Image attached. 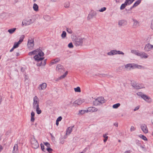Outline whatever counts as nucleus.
<instances>
[{
	"label": "nucleus",
	"mask_w": 153,
	"mask_h": 153,
	"mask_svg": "<svg viewBox=\"0 0 153 153\" xmlns=\"http://www.w3.org/2000/svg\"><path fill=\"white\" fill-rule=\"evenodd\" d=\"M127 23V22L125 20H121L118 21V25L119 27H121L126 25Z\"/></svg>",
	"instance_id": "f8f14e48"
},
{
	"label": "nucleus",
	"mask_w": 153,
	"mask_h": 153,
	"mask_svg": "<svg viewBox=\"0 0 153 153\" xmlns=\"http://www.w3.org/2000/svg\"><path fill=\"white\" fill-rule=\"evenodd\" d=\"M45 145L47 147V148H48V147H50V144L48 143V142H46L44 143Z\"/></svg>",
	"instance_id": "09e8293b"
},
{
	"label": "nucleus",
	"mask_w": 153,
	"mask_h": 153,
	"mask_svg": "<svg viewBox=\"0 0 153 153\" xmlns=\"http://www.w3.org/2000/svg\"><path fill=\"white\" fill-rule=\"evenodd\" d=\"M105 102V100L102 97H100L96 99L93 102V104L95 106L100 105Z\"/></svg>",
	"instance_id": "f03ea898"
},
{
	"label": "nucleus",
	"mask_w": 153,
	"mask_h": 153,
	"mask_svg": "<svg viewBox=\"0 0 153 153\" xmlns=\"http://www.w3.org/2000/svg\"><path fill=\"white\" fill-rule=\"evenodd\" d=\"M34 115H35V113H34V112L33 111H32L31 113V116H33V117H34Z\"/></svg>",
	"instance_id": "bf43d9fd"
},
{
	"label": "nucleus",
	"mask_w": 153,
	"mask_h": 153,
	"mask_svg": "<svg viewBox=\"0 0 153 153\" xmlns=\"http://www.w3.org/2000/svg\"><path fill=\"white\" fill-rule=\"evenodd\" d=\"M67 31L68 33L70 34H71L73 32L71 29L68 28H67Z\"/></svg>",
	"instance_id": "49530a36"
},
{
	"label": "nucleus",
	"mask_w": 153,
	"mask_h": 153,
	"mask_svg": "<svg viewBox=\"0 0 153 153\" xmlns=\"http://www.w3.org/2000/svg\"><path fill=\"white\" fill-rule=\"evenodd\" d=\"M64 67L62 65L60 64H58L57 66L56 70L57 71L61 72L62 71Z\"/></svg>",
	"instance_id": "412c9836"
},
{
	"label": "nucleus",
	"mask_w": 153,
	"mask_h": 153,
	"mask_svg": "<svg viewBox=\"0 0 153 153\" xmlns=\"http://www.w3.org/2000/svg\"><path fill=\"white\" fill-rule=\"evenodd\" d=\"M62 118L61 116L59 117L56 120L57 121H60L62 120Z\"/></svg>",
	"instance_id": "864d4df0"
},
{
	"label": "nucleus",
	"mask_w": 153,
	"mask_h": 153,
	"mask_svg": "<svg viewBox=\"0 0 153 153\" xmlns=\"http://www.w3.org/2000/svg\"><path fill=\"white\" fill-rule=\"evenodd\" d=\"M149 43L151 45L153 46V37H151L149 38Z\"/></svg>",
	"instance_id": "473e14b6"
},
{
	"label": "nucleus",
	"mask_w": 153,
	"mask_h": 153,
	"mask_svg": "<svg viewBox=\"0 0 153 153\" xmlns=\"http://www.w3.org/2000/svg\"><path fill=\"white\" fill-rule=\"evenodd\" d=\"M152 49H153V46L150 44L148 43L146 44L144 48V50L147 52L150 51Z\"/></svg>",
	"instance_id": "1a4fd4ad"
},
{
	"label": "nucleus",
	"mask_w": 153,
	"mask_h": 153,
	"mask_svg": "<svg viewBox=\"0 0 153 153\" xmlns=\"http://www.w3.org/2000/svg\"><path fill=\"white\" fill-rule=\"evenodd\" d=\"M47 150L50 153L53 150V149L51 148L48 147V148H47Z\"/></svg>",
	"instance_id": "3c124183"
},
{
	"label": "nucleus",
	"mask_w": 153,
	"mask_h": 153,
	"mask_svg": "<svg viewBox=\"0 0 153 153\" xmlns=\"http://www.w3.org/2000/svg\"><path fill=\"white\" fill-rule=\"evenodd\" d=\"M66 33L65 31H63L61 34V37L63 39H64L66 36Z\"/></svg>",
	"instance_id": "e433bc0d"
},
{
	"label": "nucleus",
	"mask_w": 153,
	"mask_h": 153,
	"mask_svg": "<svg viewBox=\"0 0 153 153\" xmlns=\"http://www.w3.org/2000/svg\"><path fill=\"white\" fill-rule=\"evenodd\" d=\"M106 9V8L105 7H103L102 8L100 9L99 10V11L100 12H103Z\"/></svg>",
	"instance_id": "c03bdc74"
},
{
	"label": "nucleus",
	"mask_w": 153,
	"mask_h": 153,
	"mask_svg": "<svg viewBox=\"0 0 153 153\" xmlns=\"http://www.w3.org/2000/svg\"><path fill=\"white\" fill-rule=\"evenodd\" d=\"M132 20L133 22V27L136 28L139 26V22L137 20L132 19Z\"/></svg>",
	"instance_id": "f3484780"
},
{
	"label": "nucleus",
	"mask_w": 153,
	"mask_h": 153,
	"mask_svg": "<svg viewBox=\"0 0 153 153\" xmlns=\"http://www.w3.org/2000/svg\"><path fill=\"white\" fill-rule=\"evenodd\" d=\"M141 0H138L137 1L133 4L134 6L136 7L141 2Z\"/></svg>",
	"instance_id": "72a5a7b5"
},
{
	"label": "nucleus",
	"mask_w": 153,
	"mask_h": 153,
	"mask_svg": "<svg viewBox=\"0 0 153 153\" xmlns=\"http://www.w3.org/2000/svg\"><path fill=\"white\" fill-rule=\"evenodd\" d=\"M25 37V36L24 35H22L20 39L18 41V42H17L19 44V45L23 41V39H24Z\"/></svg>",
	"instance_id": "f704fd0d"
},
{
	"label": "nucleus",
	"mask_w": 153,
	"mask_h": 153,
	"mask_svg": "<svg viewBox=\"0 0 153 153\" xmlns=\"http://www.w3.org/2000/svg\"><path fill=\"white\" fill-rule=\"evenodd\" d=\"M30 142L32 147L34 149H37L39 146L37 141L34 138L31 139Z\"/></svg>",
	"instance_id": "423d86ee"
},
{
	"label": "nucleus",
	"mask_w": 153,
	"mask_h": 153,
	"mask_svg": "<svg viewBox=\"0 0 153 153\" xmlns=\"http://www.w3.org/2000/svg\"><path fill=\"white\" fill-rule=\"evenodd\" d=\"M138 56H140L142 58H144L145 59L147 58L148 57V55L147 54L144 52L140 53L139 55H138Z\"/></svg>",
	"instance_id": "6ab92c4d"
},
{
	"label": "nucleus",
	"mask_w": 153,
	"mask_h": 153,
	"mask_svg": "<svg viewBox=\"0 0 153 153\" xmlns=\"http://www.w3.org/2000/svg\"><path fill=\"white\" fill-rule=\"evenodd\" d=\"M74 90L76 92H81L80 88L79 87H77L76 88H75Z\"/></svg>",
	"instance_id": "58836bf2"
},
{
	"label": "nucleus",
	"mask_w": 153,
	"mask_h": 153,
	"mask_svg": "<svg viewBox=\"0 0 153 153\" xmlns=\"http://www.w3.org/2000/svg\"><path fill=\"white\" fill-rule=\"evenodd\" d=\"M96 14V12L94 11H91L90 13L88 15V19H90L92 18L94 16H95Z\"/></svg>",
	"instance_id": "2eb2a0df"
},
{
	"label": "nucleus",
	"mask_w": 153,
	"mask_h": 153,
	"mask_svg": "<svg viewBox=\"0 0 153 153\" xmlns=\"http://www.w3.org/2000/svg\"><path fill=\"white\" fill-rule=\"evenodd\" d=\"M140 146V147L142 149H144L145 148V146L144 145L142 146L141 144V146Z\"/></svg>",
	"instance_id": "680f3d73"
},
{
	"label": "nucleus",
	"mask_w": 153,
	"mask_h": 153,
	"mask_svg": "<svg viewBox=\"0 0 153 153\" xmlns=\"http://www.w3.org/2000/svg\"><path fill=\"white\" fill-rule=\"evenodd\" d=\"M34 46V40L32 39H29L28 40L27 46L28 48L30 49H32Z\"/></svg>",
	"instance_id": "6e6552de"
},
{
	"label": "nucleus",
	"mask_w": 153,
	"mask_h": 153,
	"mask_svg": "<svg viewBox=\"0 0 153 153\" xmlns=\"http://www.w3.org/2000/svg\"><path fill=\"white\" fill-rule=\"evenodd\" d=\"M74 127V126L69 127L66 130V134H69L71 132L73 128Z\"/></svg>",
	"instance_id": "393cba45"
},
{
	"label": "nucleus",
	"mask_w": 153,
	"mask_h": 153,
	"mask_svg": "<svg viewBox=\"0 0 153 153\" xmlns=\"http://www.w3.org/2000/svg\"><path fill=\"white\" fill-rule=\"evenodd\" d=\"M131 52L133 53L135 55H137L138 56V55H139L140 52H139L138 51L135 50H132L131 51Z\"/></svg>",
	"instance_id": "c756f323"
},
{
	"label": "nucleus",
	"mask_w": 153,
	"mask_h": 153,
	"mask_svg": "<svg viewBox=\"0 0 153 153\" xmlns=\"http://www.w3.org/2000/svg\"><path fill=\"white\" fill-rule=\"evenodd\" d=\"M139 108H140V107L139 106H137L134 109V111H135L137 110H138L139 109Z\"/></svg>",
	"instance_id": "4d7b16f0"
},
{
	"label": "nucleus",
	"mask_w": 153,
	"mask_h": 153,
	"mask_svg": "<svg viewBox=\"0 0 153 153\" xmlns=\"http://www.w3.org/2000/svg\"><path fill=\"white\" fill-rule=\"evenodd\" d=\"M132 63L128 64L125 65V68L129 70H130L131 68L132 69Z\"/></svg>",
	"instance_id": "a878e982"
},
{
	"label": "nucleus",
	"mask_w": 153,
	"mask_h": 153,
	"mask_svg": "<svg viewBox=\"0 0 153 153\" xmlns=\"http://www.w3.org/2000/svg\"><path fill=\"white\" fill-rule=\"evenodd\" d=\"M69 4H65V7H69Z\"/></svg>",
	"instance_id": "0e129e2a"
},
{
	"label": "nucleus",
	"mask_w": 153,
	"mask_h": 153,
	"mask_svg": "<svg viewBox=\"0 0 153 153\" xmlns=\"http://www.w3.org/2000/svg\"><path fill=\"white\" fill-rule=\"evenodd\" d=\"M60 61V59L59 58H56L52 60L51 62V65L56 64Z\"/></svg>",
	"instance_id": "b1692460"
},
{
	"label": "nucleus",
	"mask_w": 153,
	"mask_h": 153,
	"mask_svg": "<svg viewBox=\"0 0 153 153\" xmlns=\"http://www.w3.org/2000/svg\"><path fill=\"white\" fill-rule=\"evenodd\" d=\"M131 85L134 88L137 89H140L142 88V87L139 84L137 83L136 82L134 81L131 82Z\"/></svg>",
	"instance_id": "9d476101"
},
{
	"label": "nucleus",
	"mask_w": 153,
	"mask_h": 153,
	"mask_svg": "<svg viewBox=\"0 0 153 153\" xmlns=\"http://www.w3.org/2000/svg\"><path fill=\"white\" fill-rule=\"evenodd\" d=\"M140 128H141L143 132L145 133L146 134L148 132V129L146 125L145 124H142L140 126Z\"/></svg>",
	"instance_id": "9b49d317"
},
{
	"label": "nucleus",
	"mask_w": 153,
	"mask_h": 153,
	"mask_svg": "<svg viewBox=\"0 0 153 153\" xmlns=\"http://www.w3.org/2000/svg\"><path fill=\"white\" fill-rule=\"evenodd\" d=\"M41 149H42V150L43 151L45 152V148H44V145L43 144H41Z\"/></svg>",
	"instance_id": "603ef678"
},
{
	"label": "nucleus",
	"mask_w": 153,
	"mask_h": 153,
	"mask_svg": "<svg viewBox=\"0 0 153 153\" xmlns=\"http://www.w3.org/2000/svg\"><path fill=\"white\" fill-rule=\"evenodd\" d=\"M21 71L22 72H24V69L22 67L21 68Z\"/></svg>",
	"instance_id": "69168bd1"
},
{
	"label": "nucleus",
	"mask_w": 153,
	"mask_h": 153,
	"mask_svg": "<svg viewBox=\"0 0 153 153\" xmlns=\"http://www.w3.org/2000/svg\"><path fill=\"white\" fill-rule=\"evenodd\" d=\"M35 119L34 118V117L33 116H31V119L30 121L32 122H33L34 121Z\"/></svg>",
	"instance_id": "6e6d98bb"
},
{
	"label": "nucleus",
	"mask_w": 153,
	"mask_h": 153,
	"mask_svg": "<svg viewBox=\"0 0 153 153\" xmlns=\"http://www.w3.org/2000/svg\"><path fill=\"white\" fill-rule=\"evenodd\" d=\"M87 113L86 111V110H81L79 111V113L78 114V115H83L85 113Z\"/></svg>",
	"instance_id": "7c9ffc66"
},
{
	"label": "nucleus",
	"mask_w": 153,
	"mask_h": 153,
	"mask_svg": "<svg viewBox=\"0 0 153 153\" xmlns=\"http://www.w3.org/2000/svg\"><path fill=\"white\" fill-rule=\"evenodd\" d=\"M139 137L140 138H141L142 139L145 141L147 140V138L143 135L142 134H140L139 135Z\"/></svg>",
	"instance_id": "2f4dec72"
},
{
	"label": "nucleus",
	"mask_w": 153,
	"mask_h": 153,
	"mask_svg": "<svg viewBox=\"0 0 153 153\" xmlns=\"http://www.w3.org/2000/svg\"><path fill=\"white\" fill-rule=\"evenodd\" d=\"M46 83H43L39 85V87H38V88L39 90H44L46 88Z\"/></svg>",
	"instance_id": "dca6fc26"
},
{
	"label": "nucleus",
	"mask_w": 153,
	"mask_h": 153,
	"mask_svg": "<svg viewBox=\"0 0 153 153\" xmlns=\"http://www.w3.org/2000/svg\"><path fill=\"white\" fill-rule=\"evenodd\" d=\"M29 55H36L33 57L35 60L38 62L44 59L43 56L44 55V53L40 49H38L28 53Z\"/></svg>",
	"instance_id": "f257e3e1"
},
{
	"label": "nucleus",
	"mask_w": 153,
	"mask_h": 153,
	"mask_svg": "<svg viewBox=\"0 0 153 153\" xmlns=\"http://www.w3.org/2000/svg\"><path fill=\"white\" fill-rule=\"evenodd\" d=\"M130 152H131V151L130 150H128V151H125L124 152V153H130Z\"/></svg>",
	"instance_id": "e2e57ef3"
},
{
	"label": "nucleus",
	"mask_w": 153,
	"mask_h": 153,
	"mask_svg": "<svg viewBox=\"0 0 153 153\" xmlns=\"http://www.w3.org/2000/svg\"><path fill=\"white\" fill-rule=\"evenodd\" d=\"M18 145L15 144L13 147V150L12 153H18Z\"/></svg>",
	"instance_id": "aec40b11"
},
{
	"label": "nucleus",
	"mask_w": 153,
	"mask_h": 153,
	"mask_svg": "<svg viewBox=\"0 0 153 153\" xmlns=\"http://www.w3.org/2000/svg\"><path fill=\"white\" fill-rule=\"evenodd\" d=\"M33 107L35 109L36 108L39 106V100L36 96H35L33 99Z\"/></svg>",
	"instance_id": "0eeeda50"
},
{
	"label": "nucleus",
	"mask_w": 153,
	"mask_h": 153,
	"mask_svg": "<svg viewBox=\"0 0 153 153\" xmlns=\"http://www.w3.org/2000/svg\"><path fill=\"white\" fill-rule=\"evenodd\" d=\"M2 149H3L1 145H0V152H1V151L2 150Z\"/></svg>",
	"instance_id": "338daca9"
},
{
	"label": "nucleus",
	"mask_w": 153,
	"mask_h": 153,
	"mask_svg": "<svg viewBox=\"0 0 153 153\" xmlns=\"http://www.w3.org/2000/svg\"><path fill=\"white\" fill-rule=\"evenodd\" d=\"M138 94L140 97L147 102L150 103L152 102V99L147 95L142 93H139Z\"/></svg>",
	"instance_id": "20e7f679"
},
{
	"label": "nucleus",
	"mask_w": 153,
	"mask_h": 153,
	"mask_svg": "<svg viewBox=\"0 0 153 153\" xmlns=\"http://www.w3.org/2000/svg\"><path fill=\"white\" fill-rule=\"evenodd\" d=\"M108 135L107 134H104L103 135V137H104L105 138V139L103 140L104 142L105 143V142L107 141V140L108 139V136H106V135Z\"/></svg>",
	"instance_id": "a19ab883"
},
{
	"label": "nucleus",
	"mask_w": 153,
	"mask_h": 153,
	"mask_svg": "<svg viewBox=\"0 0 153 153\" xmlns=\"http://www.w3.org/2000/svg\"><path fill=\"white\" fill-rule=\"evenodd\" d=\"M116 54L123 55L124 53L123 52L120 51H117Z\"/></svg>",
	"instance_id": "37998d69"
},
{
	"label": "nucleus",
	"mask_w": 153,
	"mask_h": 153,
	"mask_svg": "<svg viewBox=\"0 0 153 153\" xmlns=\"http://www.w3.org/2000/svg\"><path fill=\"white\" fill-rule=\"evenodd\" d=\"M120 105V104L117 103L116 104H114L113 105V108H117Z\"/></svg>",
	"instance_id": "4c0bfd02"
},
{
	"label": "nucleus",
	"mask_w": 153,
	"mask_h": 153,
	"mask_svg": "<svg viewBox=\"0 0 153 153\" xmlns=\"http://www.w3.org/2000/svg\"><path fill=\"white\" fill-rule=\"evenodd\" d=\"M38 6L36 3H34L33 5V8L34 10L36 11H38Z\"/></svg>",
	"instance_id": "cd10ccee"
},
{
	"label": "nucleus",
	"mask_w": 153,
	"mask_h": 153,
	"mask_svg": "<svg viewBox=\"0 0 153 153\" xmlns=\"http://www.w3.org/2000/svg\"><path fill=\"white\" fill-rule=\"evenodd\" d=\"M134 0H126V1L128 4L129 5L131 4Z\"/></svg>",
	"instance_id": "ea45409f"
},
{
	"label": "nucleus",
	"mask_w": 153,
	"mask_h": 153,
	"mask_svg": "<svg viewBox=\"0 0 153 153\" xmlns=\"http://www.w3.org/2000/svg\"><path fill=\"white\" fill-rule=\"evenodd\" d=\"M136 143L137 145L139 146H141V144L140 142L138 140H136Z\"/></svg>",
	"instance_id": "a18cd8bd"
},
{
	"label": "nucleus",
	"mask_w": 153,
	"mask_h": 153,
	"mask_svg": "<svg viewBox=\"0 0 153 153\" xmlns=\"http://www.w3.org/2000/svg\"><path fill=\"white\" fill-rule=\"evenodd\" d=\"M42 60L40 61L39 62H37L38 63L36 64V65L38 66H40L41 65L44 66L46 64L47 59H45L43 62L42 61Z\"/></svg>",
	"instance_id": "a211bd4d"
},
{
	"label": "nucleus",
	"mask_w": 153,
	"mask_h": 153,
	"mask_svg": "<svg viewBox=\"0 0 153 153\" xmlns=\"http://www.w3.org/2000/svg\"><path fill=\"white\" fill-rule=\"evenodd\" d=\"M68 46L70 48H72L73 47V45L71 42L69 43L68 44Z\"/></svg>",
	"instance_id": "de8ad7c7"
},
{
	"label": "nucleus",
	"mask_w": 153,
	"mask_h": 153,
	"mask_svg": "<svg viewBox=\"0 0 153 153\" xmlns=\"http://www.w3.org/2000/svg\"><path fill=\"white\" fill-rule=\"evenodd\" d=\"M98 110L97 108L93 107H90L88 108L86 110L87 112H95Z\"/></svg>",
	"instance_id": "4468645a"
},
{
	"label": "nucleus",
	"mask_w": 153,
	"mask_h": 153,
	"mask_svg": "<svg viewBox=\"0 0 153 153\" xmlns=\"http://www.w3.org/2000/svg\"><path fill=\"white\" fill-rule=\"evenodd\" d=\"M135 130V128L134 127V126H131L130 128V131H134Z\"/></svg>",
	"instance_id": "8fccbe9b"
},
{
	"label": "nucleus",
	"mask_w": 153,
	"mask_h": 153,
	"mask_svg": "<svg viewBox=\"0 0 153 153\" xmlns=\"http://www.w3.org/2000/svg\"><path fill=\"white\" fill-rule=\"evenodd\" d=\"M33 22L32 19L26 18L22 20V26H27L33 23Z\"/></svg>",
	"instance_id": "39448f33"
},
{
	"label": "nucleus",
	"mask_w": 153,
	"mask_h": 153,
	"mask_svg": "<svg viewBox=\"0 0 153 153\" xmlns=\"http://www.w3.org/2000/svg\"><path fill=\"white\" fill-rule=\"evenodd\" d=\"M14 49H15V48H13H13L11 50H10V52H12L13 51Z\"/></svg>",
	"instance_id": "774afa93"
},
{
	"label": "nucleus",
	"mask_w": 153,
	"mask_h": 153,
	"mask_svg": "<svg viewBox=\"0 0 153 153\" xmlns=\"http://www.w3.org/2000/svg\"><path fill=\"white\" fill-rule=\"evenodd\" d=\"M151 28L153 30V19L151 21Z\"/></svg>",
	"instance_id": "5fc2aeb1"
},
{
	"label": "nucleus",
	"mask_w": 153,
	"mask_h": 153,
	"mask_svg": "<svg viewBox=\"0 0 153 153\" xmlns=\"http://www.w3.org/2000/svg\"><path fill=\"white\" fill-rule=\"evenodd\" d=\"M84 102V100H83L81 99H78L75 100L74 102V103L77 104L78 105H80L83 102Z\"/></svg>",
	"instance_id": "4be33fe9"
},
{
	"label": "nucleus",
	"mask_w": 153,
	"mask_h": 153,
	"mask_svg": "<svg viewBox=\"0 0 153 153\" xmlns=\"http://www.w3.org/2000/svg\"><path fill=\"white\" fill-rule=\"evenodd\" d=\"M35 109H36V111L37 114H39L41 113L42 111L39 109V107L36 108Z\"/></svg>",
	"instance_id": "c9c22d12"
},
{
	"label": "nucleus",
	"mask_w": 153,
	"mask_h": 153,
	"mask_svg": "<svg viewBox=\"0 0 153 153\" xmlns=\"http://www.w3.org/2000/svg\"><path fill=\"white\" fill-rule=\"evenodd\" d=\"M66 76H65V75L63 74L62 75L60 76V77H59L60 79H63Z\"/></svg>",
	"instance_id": "13d9d810"
},
{
	"label": "nucleus",
	"mask_w": 153,
	"mask_h": 153,
	"mask_svg": "<svg viewBox=\"0 0 153 153\" xmlns=\"http://www.w3.org/2000/svg\"><path fill=\"white\" fill-rule=\"evenodd\" d=\"M19 43H16V42L14 43V45H13V48H18L19 46Z\"/></svg>",
	"instance_id": "79ce46f5"
},
{
	"label": "nucleus",
	"mask_w": 153,
	"mask_h": 153,
	"mask_svg": "<svg viewBox=\"0 0 153 153\" xmlns=\"http://www.w3.org/2000/svg\"><path fill=\"white\" fill-rule=\"evenodd\" d=\"M116 52L117 50H111L107 53V54L109 56H113L117 54Z\"/></svg>",
	"instance_id": "5701e85b"
},
{
	"label": "nucleus",
	"mask_w": 153,
	"mask_h": 153,
	"mask_svg": "<svg viewBox=\"0 0 153 153\" xmlns=\"http://www.w3.org/2000/svg\"><path fill=\"white\" fill-rule=\"evenodd\" d=\"M132 69L137 68L139 69H144V66L139 65L137 64L132 63Z\"/></svg>",
	"instance_id": "ddd939ff"
},
{
	"label": "nucleus",
	"mask_w": 153,
	"mask_h": 153,
	"mask_svg": "<svg viewBox=\"0 0 153 153\" xmlns=\"http://www.w3.org/2000/svg\"><path fill=\"white\" fill-rule=\"evenodd\" d=\"M114 125L116 127H117L118 125V123H114Z\"/></svg>",
	"instance_id": "052dcab7"
},
{
	"label": "nucleus",
	"mask_w": 153,
	"mask_h": 153,
	"mask_svg": "<svg viewBox=\"0 0 153 153\" xmlns=\"http://www.w3.org/2000/svg\"><path fill=\"white\" fill-rule=\"evenodd\" d=\"M127 4L126 2L125 1V3L124 4H122L120 6V9L121 10H123L124 9L125 7H126V6L127 5Z\"/></svg>",
	"instance_id": "bb28decb"
},
{
	"label": "nucleus",
	"mask_w": 153,
	"mask_h": 153,
	"mask_svg": "<svg viewBox=\"0 0 153 153\" xmlns=\"http://www.w3.org/2000/svg\"><path fill=\"white\" fill-rule=\"evenodd\" d=\"M84 39L79 37L75 38L74 41V45L76 46L82 45Z\"/></svg>",
	"instance_id": "7ed1b4c3"
},
{
	"label": "nucleus",
	"mask_w": 153,
	"mask_h": 153,
	"mask_svg": "<svg viewBox=\"0 0 153 153\" xmlns=\"http://www.w3.org/2000/svg\"><path fill=\"white\" fill-rule=\"evenodd\" d=\"M16 28H11L9 29L8 30V32L10 34L13 33L16 30Z\"/></svg>",
	"instance_id": "c85d7f7f"
}]
</instances>
